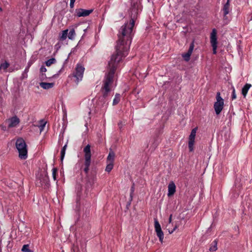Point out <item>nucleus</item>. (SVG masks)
I'll list each match as a JSON object with an SVG mask.
<instances>
[{
	"label": "nucleus",
	"instance_id": "1",
	"mask_svg": "<svg viewBox=\"0 0 252 252\" xmlns=\"http://www.w3.org/2000/svg\"><path fill=\"white\" fill-rule=\"evenodd\" d=\"M133 32H119L118 40L116 47V53H114L108 63V71L106 73L103 84L101 89L102 96L99 97L98 105L101 104V108L105 110L108 104L107 97L111 91V86L114 81V74L119 63L123 59L128 55Z\"/></svg>",
	"mask_w": 252,
	"mask_h": 252
},
{
	"label": "nucleus",
	"instance_id": "2",
	"mask_svg": "<svg viewBox=\"0 0 252 252\" xmlns=\"http://www.w3.org/2000/svg\"><path fill=\"white\" fill-rule=\"evenodd\" d=\"M140 6V0H131V6L128 12L130 20L122 26V32H132L138 15L141 10Z\"/></svg>",
	"mask_w": 252,
	"mask_h": 252
},
{
	"label": "nucleus",
	"instance_id": "3",
	"mask_svg": "<svg viewBox=\"0 0 252 252\" xmlns=\"http://www.w3.org/2000/svg\"><path fill=\"white\" fill-rule=\"evenodd\" d=\"M15 146L19 153V157L21 159H26L28 158L27 146L22 138H18L16 141Z\"/></svg>",
	"mask_w": 252,
	"mask_h": 252
},
{
	"label": "nucleus",
	"instance_id": "4",
	"mask_svg": "<svg viewBox=\"0 0 252 252\" xmlns=\"http://www.w3.org/2000/svg\"><path fill=\"white\" fill-rule=\"evenodd\" d=\"M85 68L80 64H77L75 67L74 71L71 74L69 77L73 78V81L78 84L79 82L82 81L83 77Z\"/></svg>",
	"mask_w": 252,
	"mask_h": 252
},
{
	"label": "nucleus",
	"instance_id": "5",
	"mask_svg": "<svg viewBox=\"0 0 252 252\" xmlns=\"http://www.w3.org/2000/svg\"><path fill=\"white\" fill-rule=\"evenodd\" d=\"M83 152L85 154V168L84 169V171L86 174H88L91 162V146L89 144L87 145L84 148Z\"/></svg>",
	"mask_w": 252,
	"mask_h": 252
},
{
	"label": "nucleus",
	"instance_id": "6",
	"mask_svg": "<svg viewBox=\"0 0 252 252\" xmlns=\"http://www.w3.org/2000/svg\"><path fill=\"white\" fill-rule=\"evenodd\" d=\"M217 101L215 102L214 108L216 114L219 115L223 108L224 100L220 96V93L217 92L216 97Z\"/></svg>",
	"mask_w": 252,
	"mask_h": 252
},
{
	"label": "nucleus",
	"instance_id": "7",
	"mask_svg": "<svg viewBox=\"0 0 252 252\" xmlns=\"http://www.w3.org/2000/svg\"><path fill=\"white\" fill-rule=\"evenodd\" d=\"M154 222L155 229L156 232V234L158 237L159 241L161 243H162L164 238V234L162 230H161L160 225L157 219H154Z\"/></svg>",
	"mask_w": 252,
	"mask_h": 252
},
{
	"label": "nucleus",
	"instance_id": "8",
	"mask_svg": "<svg viewBox=\"0 0 252 252\" xmlns=\"http://www.w3.org/2000/svg\"><path fill=\"white\" fill-rule=\"evenodd\" d=\"M217 33V32H211L210 35V43L213 48V53L215 55L217 54L218 44Z\"/></svg>",
	"mask_w": 252,
	"mask_h": 252
},
{
	"label": "nucleus",
	"instance_id": "9",
	"mask_svg": "<svg viewBox=\"0 0 252 252\" xmlns=\"http://www.w3.org/2000/svg\"><path fill=\"white\" fill-rule=\"evenodd\" d=\"M197 130V127H195L192 129L191 133L189 138V148L190 152L193 151V145L195 142V137L196 136V133Z\"/></svg>",
	"mask_w": 252,
	"mask_h": 252
},
{
	"label": "nucleus",
	"instance_id": "10",
	"mask_svg": "<svg viewBox=\"0 0 252 252\" xmlns=\"http://www.w3.org/2000/svg\"><path fill=\"white\" fill-rule=\"evenodd\" d=\"M80 32H87L88 30H90L91 28L89 24L87 22H83L79 23L75 26V29L73 28L70 30V32H75V30Z\"/></svg>",
	"mask_w": 252,
	"mask_h": 252
},
{
	"label": "nucleus",
	"instance_id": "11",
	"mask_svg": "<svg viewBox=\"0 0 252 252\" xmlns=\"http://www.w3.org/2000/svg\"><path fill=\"white\" fill-rule=\"evenodd\" d=\"M93 11V9H85L83 8L78 9L77 13V16L78 17H86L89 16Z\"/></svg>",
	"mask_w": 252,
	"mask_h": 252
},
{
	"label": "nucleus",
	"instance_id": "12",
	"mask_svg": "<svg viewBox=\"0 0 252 252\" xmlns=\"http://www.w3.org/2000/svg\"><path fill=\"white\" fill-rule=\"evenodd\" d=\"M8 127H16L20 123V120L16 116L13 117L8 120Z\"/></svg>",
	"mask_w": 252,
	"mask_h": 252
},
{
	"label": "nucleus",
	"instance_id": "13",
	"mask_svg": "<svg viewBox=\"0 0 252 252\" xmlns=\"http://www.w3.org/2000/svg\"><path fill=\"white\" fill-rule=\"evenodd\" d=\"M168 196L169 197L172 196L176 192V186L173 182H171L168 186Z\"/></svg>",
	"mask_w": 252,
	"mask_h": 252
},
{
	"label": "nucleus",
	"instance_id": "14",
	"mask_svg": "<svg viewBox=\"0 0 252 252\" xmlns=\"http://www.w3.org/2000/svg\"><path fill=\"white\" fill-rule=\"evenodd\" d=\"M29 4V1L28 0H24L22 2V4H20L19 5V8L20 9V11L21 14L24 12L28 8V5Z\"/></svg>",
	"mask_w": 252,
	"mask_h": 252
},
{
	"label": "nucleus",
	"instance_id": "15",
	"mask_svg": "<svg viewBox=\"0 0 252 252\" xmlns=\"http://www.w3.org/2000/svg\"><path fill=\"white\" fill-rule=\"evenodd\" d=\"M229 2H230V0H227V2L224 5L223 7L224 18H225L226 19H227L226 15L228 14L229 12V9H230Z\"/></svg>",
	"mask_w": 252,
	"mask_h": 252
},
{
	"label": "nucleus",
	"instance_id": "16",
	"mask_svg": "<svg viewBox=\"0 0 252 252\" xmlns=\"http://www.w3.org/2000/svg\"><path fill=\"white\" fill-rule=\"evenodd\" d=\"M40 86L44 89L48 90L52 88L55 85L54 83H46V82H41L39 84Z\"/></svg>",
	"mask_w": 252,
	"mask_h": 252
},
{
	"label": "nucleus",
	"instance_id": "17",
	"mask_svg": "<svg viewBox=\"0 0 252 252\" xmlns=\"http://www.w3.org/2000/svg\"><path fill=\"white\" fill-rule=\"evenodd\" d=\"M252 87L251 84L247 83L243 87L242 89V94L245 97L247 94V93L250 89V88Z\"/></svg>",
	"mask_w": 252,
	"mask_h": 252
},
{
	"label": "nucleus",
	"instance_id": "18",
	"mask_svg": "<svg viewBox=\"0 0 252 252\" xmlns=\"http://www.w3.org/2000/svg\"><path fill=\"white\" fill-rule=\"evenodd\" d=\"M115 157V153L112 150H110L107 158V162L114 163Z\"/></svg>",
	"mask_w": 252,
	"mask_h": 252
},
{
	"label": "nucleus",
	"instance_id": "19",
	"mask_svg": "<svg viewBox=\"0 0 252 252\" xmlns=\"http://www.w3.org/2000/svg\"><path fill=\"white\" fill-rule=\"evenodd\" d=\"M217 244L218 242L216 240L213 241L210 245L209 251L210 252H215L217 250Z\"/></svg>",
	"mask_w": 252,
	"mask_h": 252
},
{
	"label": "nucleus",
	"instance_id": "20",
	"mask_svg": "<svg viewBox=\"0 0 252 252\" xmlns=\"http://www.w3.org/2000/svg\"><path fill=\"white\" fill-rule=\"evenodd\" d=\"M121 99V95L119 94H116L113 101V105H116L119 103Z\"/></svg>",
	"mask_w": 252,
	"mask_h": 252
},
{
	"label": "nucleus",
	"instance_id": "21",
	"mask_svg": "<svg viewBox=\"0 0 252 252\" xmlns=\"http://www.w3.org/2000/svg\"><path fill=\"white\" fill-rule=\"evenodd\" d=\"M67 147V144H66L62 148L61 152V160L63 161L65 154V151Z\"/></svg>",
	"mask_w": 252,
	"mask_h": 252
},
{
	"label": "nucleus",
	"instance_id": "22",
	"mask_svg": "<svg viewBox=\"0 0 252 252\" xmlns=\"http://www.w3.org/2000/svg\"><path fill=\"white\" fill-rule=\"evenodd\" d=\"M113 166L114 163L107 162V164L105 168V171L107 172H110L113 169Z\"/></svg>",
	"mask_w": 252,
	"mask_h": 252
},
{
	"label": "nucleus",
	"instance_id": "23",
	"mask_svg": "<svg viewBox=\"0 0 252 252\" xmlns=\"http://www.w3.org/2000/svg\"><path fill=\"white\" fill-rule=\"evenodd\" d=\"M56 62V60L55 58H51L48 60H47L45 63L47 66H50L53 63H55Z\"/></svg>",
	"mask_w": 252,
	"mask_h": 252
},
{
	"label": "nucleus",
	"instance_id": "24",
	"mask_svg": "<svg viewBox=\"0 0 252 252\" xmlns=\"http://www.w3.org/2000/svg\"><path fill=\"white\" fill-rule=\"evenodd\" d=\"M68 37V32H62V35L59 37V40L63 41Z\"/></svg>",
	"mask_w": 252,
	"mask_h": 252
},
{
	"label": "nucleus",
	"instance_id": "25",
	"mask_svg": "<svg viewBox=\"0 0 252 252\" xmlns=\"http://www.w3.org/2000/svg\"><path fill=\"white\" fill-rule=\"evenodd\" d=\"M22 251L23 252H33L32 250L30 249L29 245H24L22 248Z\"/></svg>",
	"mask_w": 252,
	"mask_h": 252
},
{
	"label": "nucleus",
	"instance_id": "26",
	"mask_svg": "<svg viewBox=\"0 0 252 252\" xmlns=\"http://www.w3.org/2000/svg\"><path fill=\"white\" fill-rule=\"evenodd\" d=\"M9 66V63L5 61L4 63L0 64V69L5 70Z\"/></svg>",
	"mask_w": 252,
	"mask_h": 252
},
{
	"label": "nucleus",
	"instance_id": "27",
	"mask_svg": "<svg viewBox=\"0 0 252 252\" xmlns=\"http://www.w3.org/2000/svg\"><path fill=\"white\" fill-rule=\"evenodd\" d=\"M58 175V169L57 168H53L52 169V176L54 181L57 180V176Z\"/></svg>",
	"mask_w": 252,
	"mask_h": 252
},
{
	"label": "nucleus",
	"instance_id": "28",
	"mask_svg": "<svg viewBox=\"0 0 252 252\" xmlns=\"http://www.w3.org/2000/svg\"><path fill=\"white\" fill-rule=\"evenodd\" d=\"M191 55V53L187 52V53L183 55V57L184 58L185 61L186 62H188L190 59V57Z\"/></svg>",
	"mask_w": 252,
	"mask_h": 252
},
{
	"label": "nucleus",
	"instance_id": "29",
	"mask_svg": "<svg viewBox=\"0 0 252 252\" xmlns=\"http://www.w3.org/2000/svg\"><path fill=\"white\" fill-rule=\"evenodd\" d=\"M46 124V122H45L43 120L40 121L39 129L40 132H42Z\"/></svg>",
	"mask_w": 252,
	"mask_h": 252
},
{
	"label": "nucleus",
	"instance_id": "30",
	"mask_svg": "<svg viewBox=\"0 0 252 252\" xmlns=\"http://www.w3.org/2000/svg\"><path fill=\"white\" fill-rule=\"evenodd\" d=\"M68 38L69 39L73 40L76 36V32H68Z\"/></svg>",
	"mask_w": 252,
	"mask_h": 252
},
{
	"label": "nucleus",
	"instance_id": "31",
	"mask_svg": "<svg viewBox=\"0 0 252 252\" xmlns=\"http://www.w3.org/2000/svg\"><path fill=\"white\" fill-rule=\"evenodd\" d=\"M194 41H192V42L190 44L189 49L188 51V52L192 54L193 49H194Z\"/></svg>",
	"mask_w": 252,
	"mask_h": 252
},
{
	"label": "nucleus",
	"instance_id": "32",
	"mask_svg": "<svg viewBox=\"0 0 252 252\" xmlns=\"http://www.w3.org/2000/svg\"><path fill=\"white\" fill-rule=\"evenodd\" d=\"M231 98L232 100L236 98V94L235 93V90L234 87H233Z\"/></svg>",
	"mask_w": 252,
	"mask_h": 252
},
{
	"label": "nucleus",
	"instance_id": "33",
	"mask_svg": "<svg viewBox=\"0 0 252 252\" xmlns=\"http://www.w3.org/2000/svg\"><path fill=\"white\" fill-rule=\"evenodd\" d=\"M159 142L160 141L158 140V136H157V137L155 139V142L154 143V146L157 147Z\"/></svg>",
	"mask_w": 252,
	"mask_h": 252
},
{
	"label": "nucleus",
	"instance_id": "34",
	"mask_svg": "<svg viewBox=\"0 0 252 252\" xmlns=\"http://www.w3.org/2000/svg\"><path fill=\"white\" fill-rule=\"evenodd\" d=\"M93 184V182L91 181L90 179L88 180L87 183H86V186L88 187H92Z\"/></svg>",
	"mask_w": 252,
	"mask_h": 252
},
{
	"label": "nucleus",
	"instance_id": "35",
	"mask_svg": "<svg viewBox=\"0 0 252 252\" xmlns=\"http://www.w3.org/2000/svg\"><path fill=\"white\" fill-rule=\"evenodd\" d=\"M40 71H41V72H46V71H47L46 68H45V66H42L41 67V68H40Z\"/></svg>",
	"mask_w": 252,
	"mask_h": 252
},
{
	"label": "nucleus",
	"instance_id": "36",
	"mask_svg": "<svg viewBox=\"0 0 252 252\" xmlns=\"http://www.w3.org/2000/svg\"><path fill=\"white\" fill-rule=\"evenodd\" d=\"M75 1V0H70V6L71 8L73 7L74 3Z\"/></svg>",
	"mask_w": 252,
	"mask_h": 252
},
{
	"label": "nucleus",
	"instance_id": "37",
	"mask_svg": "<svg viewBox=\"0 0 252 252\" xmlns=\"http://www.w3.org/2000/svg\"><path fill=\"white\" fill-rule=\"evenodd\" d=\"M79 201H80V198L79 197H77V198L76 199V203H77V206L80 205Z\"/></svg>",
	"mask_w": 252,
	"mask_h": 252
},
{
	"label": "nucleus",
	"instance_id": "38",
	"mask_svg": "<svg viewBox=\"0 0 252 252\" xmlns=\"http://www.w3.org/2000/svg\"><path fill=\"white\" fill-rule=\"evenodd\" d=\"M177 228V226L176 225L174 228H173V229L171 231H169V232L171 234V233H172L176 229V228Z\"/></svg>",
	"mask_w": 252,
	"mask_h": 252
},
{
	"label": "nucleus",
	"instance_id": "39",
	"mask_svg": "<svg viewBox=\"0 0 252 252\" xmlns=\"http://www.w3.org/2000/svg\"><path fill=\"white\" fill-rule=\"evenodd\" d=\"M171 220H172V215H170V217L169 218V222H171Z\"/></svg>",
	"mask_w": 252,
	"mask_h": 252
},
{
	"label": "nucleus",
	"instance_id": "40",
	"mask_svg": "<svg viewBox=\"0 0 252 252\" xmlns=\"http://www.w3.org/2000/svg\"><path fill=\"white\" fill-rule=\"evenodd\" d=\"M62 32H68V29H66V30L62 31Z\"/></svg>",
	"mask_w": 252,
	"mask_h": 252
},
{
	"label": "nucleus",
	"instance_id": "41",
	"mask_svg": "<svg viewBox=\"0 0 252 252\" xmlns=\"http://www.w3.org/2000/svg\"><path fill=\"white\" fill-rule=\"evenodd\" d=\"M212 32H217V31H216V30L215 29H213L212 30Z\"/></svg>",
	"mask_w": 252,
	"mask_h": 252
},
{
	"label": "nucleus",
	"instance_id": "42",
	"mask_svg": "<svg viewBox=\"0 0 252 252\" xmlns=\"http://www.w3.org/2000/svg\"><path fill=\"white\" fill-rule=\"evenodd\" d=\"M65 6H67V3L65 4Z\"/></svg>",
	"mask_w": 252,
	"mask_h": 252
}]
</instances>
